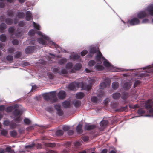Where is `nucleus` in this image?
I'll return each instance as SVG.
<instances>
[{"mask_svg": "<svg viewBox=\"0 0 153 153\" xmlns=\"http://www.w3.org/2000/svg\"><path fill=\"white\" fill-rule=\"evenodd\" d=\"M128 97V93L126 92H123L122 93V95L121 96V98L123 100H126Z\"/></svg>", "mask_w": 153, "mask_h": 153, "instance_id": "nucleus-31", "label": "nucleus"}, {"mask_svg": "<svg viewBox=\"0 0 153 153\" xmlns=\"http://www.w3.org/2000/svg\"><path fill=\"white\" fill-rule=\"evenodd\" d=\"M74 145L76 148H79L81 145V143L79 141L75 142L74 143Z\"/></svg>", "mask_w": 153, "mask_h": 153, "instance_id": "nucleus-49", "label": "nucleus"}, {"mask_svg": "<svg viewBox=\"0 0 153 153\" xmlns=\"http://www.w3.org/2000/svg\"><path fill=\"white\" fill-rule=\"evenodd\" d=\"M137 113L141 115L145 113V111L142 108H140L138 109Z\"/></svg>", "mask_w": 153, "mask_h": 153, "instance_id": "nucleus-51", "label": "nucleus"}, {"mask_svg": "<svg viewBox=\"0 0 153 153\" xmlns=\"http://www.w3.org/2000/svg\"><path fill=\"white\" fill-rule=\"evenodd\" d=\"M12 42L13 45H18L19 44V41L16 39H13Z\"/></svg>", "mask_w": 153, "mask_h": 153, "instance_id": "nucleus-58", "label": "nucleus"}, {"mask_svg": "<svg viewBox=\"0 0 153 153\" xmlns=\"http://www.w3.org/2000/svg\"><path fill=\"white\" fill-rule=\"evenodd\" d=\"M127 106L126 105L125 107H122L120 108L117 109L116 110V111H123L127 109Z\"/></svg>", "mask_w": 153, "mask_h": 153, "instance_id": "nucleus-44", "label": "nucleus"}, {"mask_svg": "<svg viewBox=\"0 0 153 153\" xmlns=\"http://www.w3.org/2000/svg\"><path fill=\"white\" fill-rule=\"evenodd\" d=\"M67 61V59L63 58L58 60V63L60 65H62L64 64Z\"/></svg>", "mask_w": 153, "mask_h": 153, "instance_id": "nucleus-34", "label": "nucleus"}, {"mask_svg": "<svg viewBox=\"0 0 153 153\" xmlns=\"http://www.w3.org/2000/svg\"><path fill=\"white\" fill-rule=\"evenodd\" d=\"M85 96V94L82 92L77 93L76 95V97L77 99H82Z\"/></svg>", "mask_w": 153, "mask_h": 153, "instance_id": "nucleus-29", "label": "nucleus"}, {"mask_svg": "<svg viewBox=\"0 0 153 153\" xmlns=\"http://www.w3.org/2000/svg\"><path fill=\"white\" fill-rule=\"evenodd\" d=\"M111 84V80L109 79L104 80V82L100 84V89H103L105 88H109Z\"/></svg>", "mask_w": 153, "mask_h": 153, "instance_id": "nucleus-7", "label": "nucleus"}, {"mask_svg": "<svg viewBox=\"0 0 153 153\" xmlns=\"http://www.w3.org/2000/svg\"><path fill=\"white\" fill-rule=\"evenodd\" d=\"M67 74V70L64 68H62L61 71L59 72V74L60 75H63Z\"/></svg>", "mask_w": 153, "mask_h": 153, "instance_id": "nucleus-42", "label": "nucleus"}, {"mask_svg": "<svg viewBox=\"0 0 153 153\" xmlns=\"http://www.w3.org/2000/svg\"><path fill=\"white\" fill-rule=\"evenodd\" d=\"M10 134L11 136L14 137L16 136L17 134L15 131L13 130L10 132Z\"/></svg>", "mask_w": 153, "mask_h": 153, "instance_id": "nucleus-45", "label": "nucleus"}, {"mask_svg": "<svg viewBox=\"0 0 153 153\" xmlns=\"http://www.w3.org/2000/svg\"><path fill=\"white\" fill-rule=\"evenodd\" d=\"M15 28L14 27H11L9 28L8 31L10 34L11 35H13L15 32Z\"/></svg>", "mask_w": 153, "mask_h": 153, "instance_id": "nucleus-36", "label": "nucleus"}, {"mask_svg": "<svg viewBox=\"0 0 153 153\" xmlns=\"http://www.w3.org/2000/svg\"><path fill=\"white\" fill-rule=\"evenodd\" d=\"M36 33L42 37L38 38L37 39V42L39 43L42 44L43 45H48H48H51L52 47L53 46L56 48L59 53L63 52V50L65 52H66V50H63L61 47L57 45L54 42L50 41L49 37L44 34L40 31H38L36 32L33 29H32L29 31L28 34L30 36H33Z\"/></svg>", "mask_w": 153, "mask_h": 153, "instance_id": "nucleus-1", "label": "nucleus"}, {"mask_svg": "<svg viewBox=\"0 0 153 153\" xmlns=\"http://www.w3.org/2000/svg\"><path fill=\"white\" fill-rule=\"evenodd\" d=\"M150 5H149L148 6L146 9H145L143 11H141L138 12L137 14V17L140 19H142L145 17L148 16L147 13L149 14V12L147 10V9L149 7Z\"/></svg>", "mask_w": 153, "mask_h": 153, "instance_id": "nucleus-8", "label": "nucleus"}, {"mask_svg": "<svg viewBox=\"0 0 153 153\" xmlns=\"http://www.w3.org/2000/svg\"><path fill=\"white\" fill-rule=\"evenodd\" d=\"M96 59L98 62L99 64L102 63L101 60L105 59V58L103 56L102 54L100 51H99L98 53L96 56Z\"/></svg>", "mask_w": 153, "mask_h": 153, "instance_id": "nucleus-10", "label": "nucleus"}, {"mask_svg": "<svg viewBox=\"0 0 153 153\" xmlns=\"http://www.w3.org/2000/svg\"><path fill=\"white\" fill-rule=\"evenodd\" d=\"M53 71L55 74L58 73L60 71H59V67L58 66H54L53 68H52Z\"/></svg>", "mask_w": 153, "mask_h": 153, "instance_id": "nucleus-38", "label": "nucleus"}, {"mask_svg": "<svg viewBox=\"0 0 153 153\" xmlns=\"http://www.w3.org/2000/svg\"><path fill=\"white\" fill-rule=\"evenodd\" d=\"M24 121L25 123L26 124H29L31 123V120L30 119L25 118L24 120Z\"/></svg>", "mask_w": 153, "mask_h": 153, "instance_id": "nucleus-48", "label": "nucleus"}, {"mask_svg": "<svg viewBox=\"0 0 153 153\" xmlns=\"http://www.w3.org/2000/svg\"><path fill=\"white\" fill-rule=\"evenodd\" d=\"M6 1L7 3H11L13 2L14 0H0V8H3L5 6L4 2Z\"/></svg>", "mask_w": 153, "mask_h": 153, "instance_id": "nucleus-14", "label": "nucleus"}, {"mask_svg": "<svg viewBox=\"0 0 153 153\" xmlns=\"http://www.w3.org/2000/svg\"><path fill=\"white\" fill-rule=\"evenodd\" d=\"M25 13L24 12L18 10L17 12L16 16L19 19L23 18L25 17Z\"/></svg>", "mask_w": 153, "mask_h": 153, "instance_id": "nucleus-20", "label": "nucleus"}, {"mask_svg": "<svg viewBox=\"0 0 153 153\" xmlns=\"http://www.w3.org/2000/svg\"><path fill=\"white\" fill-rule=\"evenodd\" d=\"M96 127V126L94 125L87 124L85 125V128L87 130H90L94 129Z\"/></svg>", "mask_w": 153, "mask_h": 153, "instance_id": "nucleus-24", "label": "nucleus"}, {"mask_svg": "<svg viewBox=\"0 0 153 153\" xmlns=\"http://www.w3.org/2000/svg\"><path fill=\"white\" fill-rule=\"evenodd\" d=\"M25 25V22L20 21L18 22V25L20 27H23Z\"/></svg>", "mask_w": 153, "mask_h": 153, "instance_id": "nucleus-62", "label": "nucleus"}, {"mask_svg": "<svg viewBox=\"0 0 153 153\" xmlns=\"http://www.w3.org/2000/svg\"><path fill=\"white\" fill-rule=\"evenodd\" d=\"M66 95V93L64 91H60L58 94V98L60 99H63L65 98Z\"/></svg>", "mask_w": 153, "mask_h": 153, "instance_id": "nucleus-15", "label": "nucleus"}, {"mask_svg": "<svg viewBox=\"0 0 153 153\" xmlns=\"http://www.w3.org/2000/svg\"><path fill=\"white\" fill-rule=\"evenodd\" d=\"M113 98L115 100L118 99L121 97L120 94L118 92H116L112 94Z\"/></svg>", "mask_w": 153, "mask_h": 153, "instance_id": "nucleus-32", "label": "nucleus"}, {"mask_svg": "<svg viewBox=\"0 0 153 153\" xmlns=\"http://www.w3.org/2000/svg\"><path fill=\"white\" fill-rule=\"evenodd\" d=\"M54 107L57 111L61 109V106L59 104H56L55 105Z\"/></svg>", "mask_w": 153, "mask_h": 153, "instance_id": "nucleus-54", "label": "nucleus"}, {"mask_svg": "<svg viewBox=\"0 0 153 153\" xmlns=\"http://www.w3.org/2000/svg\"><path fill=\"white\" fill-rule=\"evenodd\" d=\"M57 114L59 116H61L63 115V112L62 109L57 111Z\"/></svg>", "mask_w": 153, "mask_h": 153, "instance_id": "nucleus-60", "label": "nucleus"}, {"mask_svg": "<svg viewBox=\"0 0 153 153\" xmlns=\"http://www.w3.org/2000/svg\"><path fill=\"white\" fill-rule=\"evenodd\" d=\"M45 145L46 146L51 147H54L56 145V144L55 143H46Z\"/></svg>", "mask_w": 153, "mask_h": 153, "instance_id": "nucleus-40", "label": "nucleus"}, {"mask_svg": "<svg viewBox=\"0 0 153 153\" xmlns=\"http://www.w3.org/2000/svg\"><path fill=\"white\" fill-rule=\"evenodd\" d=\"M7 15L9 17H12L14 16V13L13 11H10L8 12Z\"/></svg>", "mask_w": 153, "mask_h": 153, "instance_id": "nucleus-59", "label": "nucleus"}, {"mask_svg": "<svg viewBox=\"0 0 153 153\" xmlns=\"http://www.w3.org/2000/svg\"><path fill=\"white\" fill-rule=\"evenodd\" d=\"M108 121L107 120H102L100 122V125L103 127L106 126L108 124Z\"/></svg>", "mask_w": 153, "mask_h": 153, "instance_id": "nucleus-37", "label": "nucleus"}, {"mask_svg": "<svg viewBox=\"0 0 153 153\" xmlns=\"http://www.w3.org/2000/svg\"><path fill=\"white\" fill-rule=\"evenodd\" d=\"M100 99L97 96H92L91 98V101L94 103H97L99 101Z\"/></svg>", "mask_w": 153, "mask_h": 153, "instance_id": "nucleus-25", "label": "nucleus"}, {"mask_svg": "<svg viewBox=\"0 0 153 153\" xmlns=\"http://www.w3.org/2000/svg\"><path fill=\"white\" fill-rule=\"evenodd\" d=\"M36 48L35 46H29L27 47L25 50L26 54H30L33 53Z\"/></svg>", "mask_w": 153, "mask_h": 153, "instance_id": "nucleus-9", "label": "nucleus"}, {"mask_svg": "<svg viewBox=\"0 0 153 153\" xmlns=\"http://www.w3.org/2000/svg\"><path fill=\"white\" fill-rule=\"evenodd\" d=\"M43 97L45 100L47 101L50 100L52 103L55 102L58 100L56 94V91L45 93L43 95Z\"/></svg>", "mask_w": 153, "mask_h": 153, "instance_id": "nucleus-2", "label": "nucleus"}, {"mask_svg": "<svg viewBox=\"0 0 153 153\" xmlns=\"http://www.w3.org/2000/svg\"><path fill=\"white\" fill-rule=\"evenodd\" d=\"M18 108V105L17 104H14L12 106L7 107L5 111L7 112L10 113L12 112L14 109Z\"/></svg>", "mask_w": 153, "mask_h": 153, "instance_id": "nucleus-12", "label": "nucleus"}, {"mask_svg": "<svg viewBox=\"0 0 153 153\" xmlns=\"http://www.w3.org/2000/svg\"><path fill=\"white\" fill-rule=\"evenodd\" d=\"M147 10L149 12V14L153 16V4H150L149 7ZM152 22L153 23V18L152 19Z\"/></svg>", "mask_w": 153, "mask_h": 153, "instance_id": "nucleus-17", "label": "nucleus"}, {"mask_svg": "<svg viewBox=\"0 0 153 153\" xmlns=\"http://www.w3.org/2000/svg\"><path fill=\"white\" fill-rule=\"evenodd\" d=\"M7 39V37L5 35L2 34L0 36V40L2 42H5Z\"/></svg>", "mask_w": 153, "mask_h": 153, "instance_id": "nucleus-41", "label": "nucleus"}, {"mask_svg": "<svg viewBox=\"0 0 153 153\" xmlns=\"http://www.w3.org/2000/svg\"><path fill=\"white\" fill-rule=\"evenodd\" d=\"M103 60H104L103 62V65L105 67L108 68L109 69V72L124 71H127L129 70V69L124 70L123 69L119 68L114 67L105 58V59ZM130 70H131V69H130Z\"/></svg>", "mask_w": 153, "mask_h": 153, "instance_id": "nucleus-3", "label": "nucleus"}, {"mask_svg": "<svg viewBox=\"0 0 153 153\" xmlns=\"http://www.w3.org/2000/svg\"><path fill=\"white\" fill-rule=\"evenodd\" d=\"M6 151L8 152L12 153L13 152L11 149V147L10 146H7L5 149Z\"/></svg>", "mask_w": 153, "mask_h": 153, "instance_id": "nucleus-56", "label": "nucleus"}, {"mask_svg": "<svg viewBox=\"0 0 153 153\" xmlns=\"http://www.w3.org/2000/svg\"><path fill=\"white\" fill-rule=\"evenodd\" d=\"M64 134V131L61 130H58L55 132V134L57 136H61Z\"/></svg>", "mask_w": 153, "mask_h": 153, "instance_id": "nucleus-35", "label": "nucleus"}, {"mask_svg": "<svg viewBox=\"0 0 153 153\" xmlns=\"http://www.w3.org/2000/svg\"><path fill=\"white\" fill-rule=\"evenodd\" d=\"M99 49L98 48L93 47L91 48L90 49L89 52L91 54H94L96 52H99Z\"/></svg>", "mask_w": 153, "mask_h": 153, "instance_id": "nucleus-28", "label": "nucleus"}, {"mask_svg": "<svg viewBox=\"0 0 153 153\" xmlns=\"http://www.w3.org/2000/svg\"><path fill=\"white\" fill-rule=\"evenodd\" d=\"M6 59L8 61H12L13 60V57L12 55H8L7 56Z\"/></svg>", "mask_w": 153, "mask_h": 153, "instance_id": "nucleus-55", "label": "nucleus"}, {"mask_svg": "<svg viewBox=\"0 0 153 153\" xmlns=\"http://www.w3.org/2000/svg\"><path fill=\"white\" fill-rule=\"evenodd\" d=\"M70 129V126H68V134L71 135L73 134L74 131L72 130H68Z\"/></svg>", "mask_w": 153, "mask_h": 153, "instance_id": "nucleus-57", "label": "nucleus"}, {"mask_svg": "<svg viewBox=\"0 0 153 153\" xmlns=\"http://www.w3.org/2000/svg\"><path fill=\"white\" fill-rule=\"evenodd\" d=\"M47 75H48V78L50 79H53L54 77V76H53V75L51 73H48L47 74Z\"/></svg>", "mask_w": 153, "mask_h": 153, "instance_id": "nucleus-64", "label": "nucleus"}, {"mask_svg": "<svg viewBox=\"0 0 153 153\" xmlns=\"http://www.w3.org/2000/svg\"><path fill=\"white\" fill-rule=\"evenodd\" d=\"M62 106L64 108H67V100L62 103Z\"/></svg>", "mask_w": 153, "mask_h": 153, "instance_id": "nucleus-61", "label": "nucleus"}, {"mask_svg": "<svg viewBox=\"0 0 153 153\" xmlns=\"http://www.w3.org/2000/svg\"><path fill=\"white\" fill-rule=\"evenodd\" d=\"M45 110L49 113H52L53 111V109L51 107H48L45 108Z\"/></svg>", "mask_w": 153, "mask_h": 153, "instance_id": "nucleus-47", "label": "nucleus"}, {"mask_svg": "<svg viewBox=\"0 0 153 153\" xmlns=\"http://www.w3.org/2000/svg\"><path fill=\"white\" fill-rule=\"evenodd\" d=\"M18 109H14L12 112L13 115L15 116V117L18 116H21L23 113V111L22 109L19 110Z\"/></svg>", "mask_w": 153, "mask_h": 153, "instance_id": "nucleus-11", "label": "nucleus"}, {"mask_svg": "<svg viewBox=\"0 0 153 153\" xmlns=\"http://www.w3.org/2000/svg\"><path fill=\"white\" fill-rule=\"evenodd\" d=\"M8 133V131L7 130L3 129L1 130V134L3 135L6 136L7 134Z\"/></svg>", "mask_w": 153, "mask_h": 153, "instance_id": "nucleus-53", "label": "nucleus"}, {"mask_svg": "<svg viewBox=\"0 0 153 153\" xmlns=\"http://www.w3.org/2000/svg\"><path fill=\"white\" fill-rule=\"evenodd\" d=\"M6 23L8 25H12L13 23V20L10 18H7L5 19Z\"/></svg>", "mask_w": 153, "mask_h": 153, "instance_id": "nucleus-26", "label": "nucleus"}, {"mask_svg": "<svg viewBox=\"0 0 153 153\" xmlns=\"http://www.w3.org/2000/svg\"><path fill=\"white\" fill-rule=\"evenodd\" d=\"M152 67H153V65H149L147 66L141 68V69L143 68V70L147 69L146 71V72L148 73H151L153 72V69L151 68Z\"/></svg>", "mask_w": 153, "mask_h": 153, "instance_id": "nucleus-23", "label": "nucleus"}, {"mask_svg": "<svg viewBox=\"0 0 153 153\" xmlns=\"http://www.w3.org/2000/svg\"><path fill=\"white\" fill-rule=\"evenodd\" d=\"M95 63V61L94 60H90L88 63V65L90 67L93 66Z\"/></svg>", "mask_w": 153, "mask_h": 153, "instance_id": "nucleus-46", "label": "nucleus"}, {"mask_svg": "<svg viewBox=\"0 0 153 153\" xmlns=\"http://www.w3.org/2000/svg\"><path fill=\"white\" fill-rule=\"evenodd\" d=\"M119 86V83L117 82H114L112 84V87L114 90L117 89Z\"/></svg>", "mask_w": 153, "mask_h": 153, "instance_id": "nucleus-33", "label": "nucleus"}, {"mask_svg": "<svg viewBox=\"0 0 153 153\" xmlns=\"http://www.w3.org/2000/svg\"><path fill=\"white\" fill-rule=\"evenodd\" d=\"M70 59L74 61L79 60H80V56L77 54H74L73 53L71 54L70 56Z\"/></svg>", "mask_w": 153, "mask_h": 153, "instance_id": "nucleus-16", "label": "nucleus"}, {"mask_svg": "<svg viewBox=\"0 0 153 153\" xmlns=\"http://www.w3.org/2000/svg\"><path fill=\"white\" fill-rule=\"evenodd\" d=\"M21 55V53L19 51H17L15 53L14 56V57L16 58H18L20 57Z\"/></svg>", "mask_w": 153, "mask_h": 153, "instance_id": "nucleus-43", "label": "nucleus"}, {"mask_svg": "<svg viewBox=\"0 0 153 153\" xmlns=\"http://www.w3.org/2000/svg\"><path fill=\"white\" fill-rule=\"evenodd\" d=\"M97 97L100 99V98L104 96V92L103 90L100 89L97 91Z\"/></svg>", "mask_w": 153, "mask_h": 153, "instance_id": "nucleus-22", "label": "nucleus"}, {"mask_svg": "<svg viewBox=\"0 0 153 153\" xmlns=\"http://www.w3.org/2000/svg\"><path fill=\"white\" fill-rule=\"evenodd\" d=\"M82 125L79 124L77 126L76 128V131L78 134H81L83 132V130L82 129Z\"/></svg>", "mask_w": 153, "mask_h": 153, "instance_id": "nucleus-19", "label": "nucleus"}, {"mask_svg": "<svg viewBox=\"0 0 153 153\" xmlns=\"http://www.w3.org/2000/svg\"><path fill=\"white\" fill-rule=\"evenodd\" d=\"M88 51L86 50H83L81 53V55L82 56H84L87 54Z\"/></svg>", "mask_w": 153, "mask_h": 153, "instance_id": "nucleus-63", "label": "nucleus"}, {"mask_svg": "<svg viewBox=\"0 0 153 153\" xmlns=\"http://www.w3.org/2000/svg\"><path fill=\"white\" fill-rule=\"evenodd\" d=\"M14 121L17 123H18L21 120L20 116H18L17 117H15L14 119Z\"/></svg>", "mask_w": 153, "mask_h": 153, "instance_id": "nucleus-50", "label": "nucleus"}, {"mask_svg": "<svg viewBox=\"0 0 153 153\" xmlns=\"http://www.w3.org/2000/svg\"><path fill=\"white\" fill-rule=\"evenodd\" d=\"M32 17V13L30 11H28L26 13V19L27 21L30 20Z\"/></svg>", "mask_w": 153, "mask_h": 153, "instance_id": "nucleus-30", "label": "nucleus"}, {"mask_svg": "<svg viewBox=\"0 0 153 153\" xmlns=\"http://www.w3.org/2000/svg\"><path fill=\"white\" fill-rule=\"evenodd\" d=\"M89 84H84L82 80H80V82H82V85H80V87H81L82 89L87 91H88L91 88L93 83L94 82V79H90L88 80Z\"/></svg>", "mask_w": 153, "mask_h": 153, "instance_id": "nucleus-6", "label": "nucleus"}, {"mask_svg": "<svg viewBox=\"0 0 153 153\" xmlns=\"http://www.w3.org/2000/svg\"><path fill=\"white\" fill-rule=\"evenodd\" d=\"M104 68V67L100 65H96L94 67V69L92 71H101Z\"/></svg>", "mask_w": 153, "mask_h": 153, "instance_id": "nucleus-18", "label": "nucleus"}, {"mask_svg": "<svg viewBox=\"0 0 153 153\" xmlns=\"http://www.w3.org/2000/svg\"><path fill=\"white\" fill-rule=\"evenodd\" d=\"M7 28V25L4 23H2L0 25V32L3 33Z\"/></svg>", "mask_w": 153, "mask_h": 153, "instance_id": "nucleus-27", "label": "nucleus"}, {"mask_svg": "<svg viewBox=\"0 0 153 153\" xmlns=\"http://www.w3.org/2000/svg\"><path fill=\"white\" fill-rule=\"evenodd\" d=\"M82 85V82H80L79 80L78 82H75L69 84L68 86V88L70 90L75 91L80 87V85Z\"/></svg>", "mask_w": 153, "mask_h": 153, "instance_id": "nucleus-5", "label": "nucleus"}, {"mask_svg": "<svg viewBox=\"0 0 153 153\" xmlns=\"http://www.w3.org/2000/svg\"><path fill=\"white\" fill-rule=\"evenodd\" d=\"M129 23L131 25H135L140 24V21L137 18H134L130 21Z\"/></svg>", "mask_w": 153, "mask_h": 153, "instance_id": "nucleus-13", "label": "nucleus"}, {"mask_svg": "<svg viewBox=\"0 0 153 153\" xmlns=\"http://www.w3.org/2000/svg\"><path fill=\"white\" fill-rule=\"evenodd\" d=\"M74 106L75 107H77L80 106L81 102L79 100H76L74 101Z\"/></svg>", "mask_w": 153, "mask_h": 153, "instance_id": "nucleus-39", "label": "nucleus"}, {"mask_svg": "<svg viewBox=\"0 0 153 153\" xmlns=\"http://www.w3.org/2000/svg\"><path fill=\"white\" fill-rule=\"evenodd\" d=\"M35 144L33 143L30 145L25 146V148L26 149H31L33 147L35 146Z\"/></svg>", "mask_w": 153, "mask_h": 153, "instance_id": "nucleus-52", "label": "nucleus"}, {"mask_svg": "<svg viewBox=\"0 0 153 153\" xmlns=\"http://www.w3.org/2000/svg\"><path fill=\"white\" fill-rule=\"evenodd\" d=\"M131 85L130 82H126L124 83L123 87L125 90H128L131 88Z\"/></svg>", "mask_w": 153, "mask_h": 153, "instance_id": "nucleus-21", "label": "nucleus"}, {"mask_svg": "<svg viewBox=\"0 0 153 153\" xmlns=\"http://www.w3.org/2000/svg\"><path fill=\"white\" fill-rule=\"evenodd\" d=\"M73 64L72 63H68V72L70 73H74L76 70H79L81 69L82 67V65L80 63H76L73 68Z\"/></svg>", "mask_w": 153, "mask_h": 153, "instance_id": "nucleus-4", "label": "nucleus"}]
</instances>
